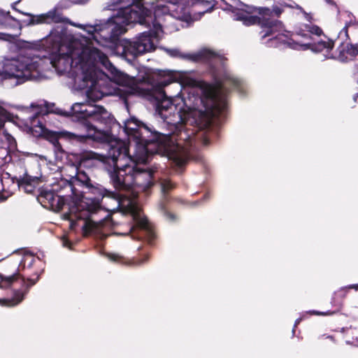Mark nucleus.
Segmentation results:
<instances>
[{
  "label": "nucleus",
  "mask_w": 358,
  "mask_h": 358,
  "mask_svg": "<svg viewBox=\"0 0 358 358\" xmlns=\"http://www.w3.org/2000/svg\"><path fill=\"white\" fill-rule=\"evenodd\" d=\"M215 84L203 83L201 87H194L195 80L187 72L159 71L153 76L152 90L158 92L156 113L168 125L178 131V134L163 135L158 142L147 141L143 136L141 127L136 120L124 122V131L130 141L128 151L134 141L136 157L145 160L148 152H163L177 163L181 164L185 157L181 155V145L192 144L194 138L191 134L182 131V124L192 118L206 114L217 117L226 108L225 94L229 87L241 88V81L233 77L226 70L215 72ZM117 142L110 145L109 149ZM124 143V141H123Z\"/></svg>",
  "instance_id": "1"
},
{
  "label": "nucleus",
  "mask_w": 358,
  "mask_h": 358,
  "mask_svg": "<svg viewBox=\"0 0 358 358\" xmlns=\"http://www.w3.org/2000/svg\"><path fill=\"white\" fill-rule=\"evenodd\" d=\"M88 36L80 41L73 40L69 45H57L58 54L47 57H20L21 61H11L6 66V71L22 67L20 83L29 80L50 78L53 71L58 74L67 73L80 90L86 89L88 99L99 100L112 93L110 81L121 86L120 91L127 99L130 95H140L145 89L132 78L117 70L98 45L106 46V38L101 41L98 27H89Z\"/></svg>",
  "instance_id": "2"
},
{
  "label": "nucleus",
  "mask_w": 358,
  "mask_h": 358,
  "mask_svg": "<svg viewBox=\"0 0 358 358\" xmlns=\"http://www.w3.org/2000/svg\"><path fill=\"white\" fill-rule=\"evenodd\" d=\"M55 106L44 103L43 104L32 103L30 108H27L24 117V125L27 130L34 136L46 134L43 123L44 116L50 113H55L63 116H72L85 127L86 133L77 134L69 131H61L59 134L48 133V138L53 143H57L58 136H65L69 139L83 141L85 138H91L96 141L108 140V129L115 120L112 115L103 106L90 103H75L69 110H64Z\"/></svg>",
  "instance_id": "3"
},
{
  "label": "nucleus",
  "mask_w": 358,
  "mask_h": 358,
  "mask_svg": "<svg viewBox=\"0 0 358 358\" xmlns=\"http://www.w3.org/2000/svg\"><path fill=\"white\" fill-rule=\"evenodd\" d=\"M192 144L181 145V155L185 157L182 163H177L163 152H148L145 160H140L136 157V152L132 155L128 151L127 145L124 142H117L108 149L109 157H111L112 165L106 166V169L110 176L112 184L116 189H132L134 192H145L153 185V173L152 169L142 167L148 162L151 154L166 155L178 166H183L191 157L190 148Z\"/></svg>",
  "instance_id": "4"
},
{
  "label": "nucleus",
  "mask_w": 358,
  "mask_h": 358,
  "mask_svg": "<svg viewBox=\"0 0 358 358\" xmlns=\"http://www.w3.org/2000/svg\"><path fill=\"white\" fill-rule=\"evenodd\" d=\"M242 6L243 8H234L230 6L235 20L243 21L245 25L259 24L262 29L260 32L262 39L272 36L269 38L271 46L278 47L280 45L287 44L275 39L276 36L283 35L280 33L282 25L279 21L271 19L273 13L278 17L282 12V8L276 6L273 7V10H271L268 8H255L247 5Z\"/></svg>",
  "instance_id": "5"
},
{
  "label": "nucleus",
  "mask_w": 358,
  "mask_h": 358,
  "mask_svg": "<svg viewBox=\"0 0 358 358\" xmlns=\"http://www.w3.org/2000/svg\"><path fill=\"white\" fill-rule=\"evenodd\" d=\"M89 193L94 195L93 198H85L82 199L80 203L70 208L69 213L63 214L62 217L64 220L71 222L70 226L71 228L76 224L77 220H87L89 219L94 226L96 228L104 227L109 225L111 222L110 215L107 214L103 219L96 220L94 217V214L97 212L104 213L101 209L100 201L103 199H110L113 195V192L107 190L101 185L96 183H92L88 187Z\"/></svg>",
  "instance_id": "6"
},
{
  "label": "nucleus",
  "mask_w": 358,
  "mask_h": 358,
  "mask_svg": "<svg viewBox=\"0 0 358 358\" xmlns=\"http://www.w3.org/2000/svg\"><path fill=\"white\" fill-rule=\"evenodd\" d=\"M69 161L72 162V166H68L72 169V173L69 174L72 184H80L86 189L92 182L86 172L80 170L81 166L90 168L96 166L99 163L104 164L105 168L111 165V157L108 154L106 157L90 150L69 154Z\"/></svg>",
  "instance_id": "7"
},
{
  "label": "nucleus",
  "mask_w": 358,
  "mask_h": 358,
  "mask_svg": "<svg viewBox=\"0 0 358 358\" xmlns=\"http://www.w3.org/2000/svg\"><path fill=\"white\" fill-rule=\"evenodd\" d=\"M110 199L115 202L117 208L124 213H131L140 228L150 231L148 220L141 214L134 198H131L129 195H121L113 192Z\"/></svg>",
  "instance_id": "8"
},
{
  "label": "nucleus",
  "mask_w": 358,
  "mask_h": 358,
  "mask_svg": "<svg viewBox=\"0 0 358 358\" xmlns=\"http://www.w3.org/2000/svg\"><path fill=\"white\" fill-rule=\"evenodd\" d=\"M276 40L280 41L282 43H287L286 45L293 49L296 50H307L310 49L315 52H323L327 58H331V50L334 47L332 41L328 40L327 41H320L317 43H291L285 35H280L275 37Z\"/></svg>",
  "instance_id": "9"
},
{
  "label": "nucleus",
  "mask_w": 358,
  "mask_h": 358,
  "mask_svg": "<svg viewBox=\"0 0 358 358\" xmlns=\"http://www.w3.org/2000/svg\"><path fill=\"white\" fill-rule=\"evenodd\" d=\"M86 1L83 0H61L59 2H58V3L52 10H50L46 14L39 16L37 19V23H50L52 22H62L63 20V16L61 13V10L70 8L73 4H83Z\"/></svg>",
  "instance_id": "10"
},
{
  "label": "nucleus",
  "mask_w": 358,
  "mask_h": 358,
  "mask_svg": "<svg viewBox=\"0 0 358 358\" xmlns=\"http://www.w3.org/2000/svg\"><path fill=\"white\" fill-rule=\"evenodd\" d=\"M38 200L43 206L54 211H59L62 209L66 202L63 197L53 191L52 188L50 190H42L38 196Z\"/></svg>",
  "instance_id": "11"
},
{
  "label": "nucleus",
  "mask_w": 358,
  "mask_h": 358,
  "mask_svg": "<svg viewBox=\"0 0 358 358\" xmlns=\"http://www.w3.org/2000/svg\"><path fill=\"white\" fill-rule=\"evenodd\" d=\"M182 57L196 62H209L213 64H222L224 61V57L222 56L219 55L206 48H203L196 52L187 54Z\"/></svg>",
  "instance_id": "12"
},
{
  "label": "nucleus",
  "mask_w": 358,
  "mask_h": 358,
  "mask_svg": "<svg viewBox=\"0 0 358 358\" xmlns=\"http://www.w3.org/2000/svg\"><path fill=\"white\" fill-rule=\"evenodd\" d=\"M15 188V184L10 175L0 170V199H6L12 194Z\"/></svg>",
  "instance_id": "13"
},
{
  "label": "nucleus",
  "mask_w": 358,
  "mask_h": 358,
  "mask_svg": "<svg viewBox=\"0 0 358 358\" xmlns=\"http://www.w3.org/2000/svg\"><path fill=\"white\" fill-rule=\"evenodd\" d=\"M11 61H21L20 57L17 58H11V59H6L3 61V69L2 71H0V80H13V85L16 86L18 85H21L23 83H20V79L18 77H17V75L18 74L20 76V73L22 71V67L17 68V69H11L9 73V71H6L7 69L6 68V66L9 64Z\"/></svg>",
  "instance_id": "14"
},
{
  "label": "nucleus",
  "mask_w": 358,
  "mask_h": 358,
  "mask_svg": "<svg viewBox=\"0 0 358 358\" xmlns=\"http://www.w3.org/2000/svg\"><path fill=\"white\" fill-rule=\"evenodd\" d=\"M52 190L56 192L66 201L69 198L74 194V188L71 180L69 179H60L52 185Z\"/></svg>",
  "instance_id": "15"
},
{
  "label": "nucleus",
  "mask_w": 358,
  "mask_h": 358,
  "mask_svg": "<svg viewBox=\"0 0 358 358\" xmlns=\"http://www.w3.org/2000/svg\"><path fill=\"white\" fill-rule=\"evenodd\" d=\"M295 32L298 36H301L305 39L311 40V34L320 36L322 31L316 25L312 24H302L296 27Z\"/></svg>",
  "instance_id": "16"
},
{
  "label": "nucleus",
  "mask_w": 358,
  "mask_h": 358,
  "mask_svg": "<svg viewBox=\"0 0 358 358\" xmlns=\"http://www.w3.org/2000/svg\"><path fill=\"white\" fill-rule=\"evenodd\" d=\"M38 182V178L36 177H31L29 176H25L22 179L18 180V187L20 189L24 191L26 193H33L36 185Z\"/></svg>",
  "instance_id": "17"
},
{
  "label": "nucleus",
  "mask_w": 358,
  "mask_h": 358,
  "mask_svg": "<svg viewBox=\"0 0 358 358\" xmlns=\"http://www.w3.org/2000/svg\"><path fill=\"white\" fill-rule=\"evenodd\" d=\"M24 299V294L20 291H17L14 294V296L11 299H0V304L6 306H14L20 303Z\"/></svg>",
  "instance_id": "18"
},
{
  "label": "nucleus",
  "mask_w": 358,
  "mask_h": 358,
  "mask_svg": "<svg viewBox=\"0 0 358 358\" xmlns=\"http://www.w3.org/2000/svg\"><path fill=\"white\" fill-rule=\"evenodd\" d=\"M36 258L29 253H25L19 264L18 271L24 269L25 268H30L36 261Z\"/></svg>",
  "instance_id": "19"
},
{
  "label": "nucleus",
  "mask_w": 358,
  "mask_h": 358,
  "mask_svg": "<svg viewBox=\"0 0 358 358\" xmlns=\"http://www.w3.org/2000/svg\"><path fill=\"white\" fill-rule=\"evenodd\" d=\"M162 194L165 196L166 194L174 187V185L168 178H162L159 181Z\"/></svg>",
  "instance_id": "20"
},
{
  "label": "nucleus",
  "mask_w": 358,
  "mask_h": 358,
  "mask_svg": "<svg viewBox=\"0 0 358 358\" xmlns=\"http://www.w3.org/2000/svg\"><path fill=\"white\" fill-rule=\"evenodd\" d=\"M19 278L18 273H14L12 275L3 277L1 276L3 285L2 287H10L16 283Z\"/></svg>",
  "instance_id": "21"
},
{
  "label": "nucleus",
  "mask_w": 358,
  "mask_h": 358,
  "mask_svg": "<svg viewBox=\"0 0 358 358\" xmlns=\"http://www.w3.org/2000/svg\"><path fill=\"white\" fill-rule=\"evenodd\" d=\"M11 115L5 108L0 106V126L6 120H10Z\"/></svg>",
  "instance_id": "22"
},
{
  "label": "nucleus",
  "mask_w": 358,
  "mask_h": 358,
  "mask_svg": "<svg viewBox=\"0 0 358 358\" xmlns=\"http://www.w3.org/2000/svg\"><path fill=\"white\" fill-rule=\"evenodd\" d=\"M4 138L7 141L8 147L9 149H15L16 147V142L15 138L8 134H4Z\"/></svg>",
  "instance_id": "23"
},
{
  "label": "nucleus",
  "mask_w": 358,
  "mask_h": 358,
  "mask_svg": "<svg viewBox=\"0 0 358 358\" xmlns=\"http://www.w3.org/2000/svg\"><path fill=\"white\" fill-rule=\"evenodd\" d=\"M107 257H108V259L110 261H113V262H120L121 259H122V256H120L118 254H115V253L108 254Z\"/></svg>",
  "instance_id": "24"
},
{
  "label": "nucleus",
  "mask_w": 358,
  "mask_h": 358,
  "mask_svg": "<svg viewBox=\"0 0 358 358\" xmlns=\"http://www.w3.org/2000/svg\"><path fill=\"white\" fill-rule=\"evenodd\" d=\"M69 166H72V162L69 161V155H68V163L64 167V171L66 172V176L69 178V174L72 173V169Z\"/></svg>",
  "instance_id": "25"
},
{
  "label": "nucleus",
  "mask_w": 358,
  "mask_h": 358,
  "mask_svg": "<svg viewBox=\"0 0 358 358\" xmlns=\"http://www.w3.org/2000/svg\"><path fill=\"white\" fill-rule=\"evenodd\" d=\"M309 313L312 314V315H332L334 313V312H330V311L320 312V311H316V310H311V311H309Z\"/></svg>",
  "instance_id": "26"
},
{
  "label": "nucleus",
  "mask_w": 358,
  "mask_h": 358,
  "mask_svg": "<svg viewBox=\"0 0 358 358\" xmlns=\"http://www.w3.org/2000/svg\"><path fill=\"white\" fill-rule=\"evenodd\" d=\"M62 245L64 247H66V248H71V243L69 242V241L65 238V237H63L62 238Z\"/></svg>",
  "instance_id": "27"
},
{
  "label": "nucleus",
  "mask_w": 358,
  "mask_h": 358,
  "mask_svg": "<svg viewBox=\"0 0 358 358\" xmlns=\"http://www.w3.org/2000/svg\"><path fill=\"white\" fill-rule=\"evenodd\" d=\"M6 38L5 39L7 41H11L15 38V37L12 34H6Z\"/></svg>",
  "instance_id": "28"
},
{
  "label": "nucleus",
  "mask_w": 358,
  "mask_h": 358,
  "mask_svg": "<svg viewBox=\"0 0 358 358\" xmlns=\"http://www.w3.org/2000/svg\"><path fill=\"white\" fill-rule=\"evenodd\" d=\"M148 256H145L143 259H141V261L136 262V264H143L147 259H148Z\"/></svg>",
  "instance_id": "29"
},
{
  "label": "nucleus",
  "mask_w": 358,
  "mask_h": 358,
  "mask_svg": "<svg viewBox=\"0 0 358 358\" xmlns=\"http://www.w3.org/2000/svg\"><path fill=\"white\" fill-rule=\"evenodd\" d=\"M36 279H38V278ZM28 280L30 282L29 286H31V285H34L36 283L37 280H35L28 279Z\"/></svg>",
  "instance_id": "30"
},
{
  "label": "nucleus",
  "mask_w": 358,
  "mask_h": 358,
  "mask_svg": "<svg viewBox=\"0 0 358 358\" xmlns=\"http://www.w3.org/2000/svg\"><path fill=\"white\" fill-rule=\"evenodd\" d=\"M301 320V318H299L297 319L296 321H295V324H294V328L296 327L297 324H299L300 323Z\"/></svg>",
  "instance_id": "31"
},
{
  "label": "nucleus",
  "mask_w": 358,
  "mask_h": 358,
  "mask_svg": "<svg viewBox=\"0 0 358 358\" xmlns=\"http://www.w3.org/2000/svg\"><path fill=\"white\" fill-rule=\"evenodd\" d=\"M304 15H305L306 18L308 20H309V21H310V19H311V17L309 15V14H308V13H305V12H304Z\"/></svg>",
  "instance_id": "32"
},
{
  "label": "nucleus",
  "mask_w": 358,
  "mask_h": 358,
  "mask_svg": "<svg viewBox=\"0 0 358 358\" xmlns=\"http://www.w3.org/2000/svg\"><path fill=\"white\" fill-rule=\"evenodd\" d=\"M52 34H51V35H50V36H49V37L48 38V39H47V40H48V41H50L52 40Z\"/></svg>",
  "instance_id": "33"
},
{
  "label": "nucleus",
  "mask_w": 358,
  "mask_h": 358,
  "mask_svg": "<svg viewBox=\"0 0 358 358\" xmlns=\"http://www.w3.org/2000/svg\"><path fill=\"white\" fill-rule=\"evenodd\" d=\"M352 287L355 288L356 289H358V284L352 285Z\"/></svg>",
  "instance_id": "34"
},
{
  "label": "nucleus",
  "mask_w": 358,
  "mask_h": 358,
  "mask_svg": "<svg viewBox=\"0 0 358 358\" xmlns=\"http://www.w3.org/2000/svg\"><path fill=\"white\" fill-rule=\"evenodd\" d=\"M115 208H116V206H115V208H113L111 210H115ZM110 209H108V211H110Z\"/></svg>",
  "instance_id": "35"
},
{
  "label": "nucleus",
  "mask_w": 358,
  "mask_h": 358,
  "mask_svg": "<svg viewBox=\"0 0 358 358\" xmlns=\"http://www.w3.org/2000/svg\"><path fill=\"white\" fill-rule=\"evenodd\" d=\"M21 282H24V279H22V280H21Z\"/></svg>",
  "instance_id": "36"
}]
</instances>
